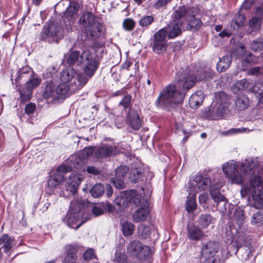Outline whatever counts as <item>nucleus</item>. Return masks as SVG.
<instances>
[{
	"label": "nucleus",
	"instance_id": "6ab92c4d",
	"mask_svg": "<svg viewBox=\"0 0 263 263\" xmlns=\"http://www.w3.org/2000/svg\"><path fill=\"white\" fill-rule=\"evenodd\" d=\"M141 195L138 194L135 190H127L122 192L115 200L116 204L124 208L130 202L133 203V200L136 198L140 199Z\"/></svg>",
	"mask_w": 263,
	"mask_h": 263
},
{
	"label": "nucleus",
	"instance_id": "a19ab883",
	"mask_svg": "<svg viewBox=\"0 0 263 263\" xmlns=\"http://www.w3.org/2000/svg\"><path fill=\"white\" fill-rule=\"evenodd\" d=\"M261 18L260 17H253L249 22V28L251 29L250 33L253 34L260 30Z\"/></svg>",
	"mask_w": 263,
	"mask_h": 263
},
{
	"label": "nucleus",
	"instance_id": "a211bd4d",
	"mask_svg": "<svg viewBox=\"0 0 263 263\" xmlns=\"http://www.w3.org/2000/svg\"><path fill=\"white\" fill-rule=\"evenodd\" d=\"M229 98L224 92H219L215 95V104L217 108V113L219 115L217 117H220L221 118L226 114L228 110L230 105Z\"/></svg>",
	"mask_w": 263,
	"mask_h": 263
},
{
	"label": "nucleus",
	"instance_id": "2eb2a0df",
	"mask_svg": "<svg viewBox=\"0 0 263 263\" xmlns=\"http://www.w3.org/2000/svg\"><path fill=\"white\" fill-rule=\"evenodd\" d=\"M234 86L239 90L248 89L251 92L258 93L260 102H263V83L258 82L253 84L249 80L242 79L237 81Z\"/></svg>",
	"mask_w": 263,
	"mask_h": 263
},
{
	"label": "nucleus",
	"instance_id": "423d86ee",
	"mask_svg": "<svg viewBox=\"0 0 263 263\" xmlns=\"http://www.w3.org/2000/svg\"><path fill=\"white\" fill-rule=\"evenodd\" d=\"M17 74V76L15 78L16 83H19V81L23 78H29L24 86L21 89H19V92L21 102L29 101L32 97L33 89L40 84L41 79L33 73L31 68L28 66L20 68Z\"/></svg>",
	"mask_w": 263,
	"mask_h": 263
},
{
	"label": "nucleus",
	"instance_id": "603ef678",
	"mask_svg": "<svg viewBox=\"0 0 263 263\" xmlns=\"http://www.w3.org/2000/svg\"><path fill=\"white\" fill-rule=\"evenodd\" d=\"M154 21V17L151 15H146L140 19L139 24L141 27H147Z\"/></svg>",
	"mask_w": 263,
	"mask_h": 263
},
{
	"label": "nucleus",
	"instance_id": "f3484780",
	"mask_svg": "<svg viewBox=\"0 0 263 263\" xmlns=\"http://www.w3.org/2000/svg\"><path fill=\"white\" fill-rule=\"evenodd\" d=\"M194 7L182 6L178 7L172 14V18L181 24L186 23L194 13Z\"/></svg>",
	"mask_w": 263,
	"mask_h": 263
},
{
	"label": "nucleus",
	"instance_id": "20e7f679",
	"mask_svg": "<svg viewBox=\"0 0 263 263\" xmlns=\"http://www.w3.org/2000/svg\"><path fill=\"white\" fill-rule=\"evenodd\" d=\"M232 242L228 246L230 254L238 253V257L242 261L251 260L254 263L255 256L253 254L254 249L251 246L250 239L243 233H238L236 238L231 237Z\"/></svg>",
	"mask_w": 263,
	"mask_h": 263
},
{
	"label": "nucleus",
	"instance_id": "f257e3e1",
	"mask_svg": "<svg viewBox=\"0 0 263 263\" xmlns=\"http://www.w3.org/2000/svg\"><path fill=\"white\" fill-rule=\"evenodd\" d=\"M222 170L232 183L242 184L247 177H251L250 186L243 187L241 191V194L243 196L245 194H252V200L249 203L250 208L260 209L263 207V190H255L262 184V164L251 159L246 160L240 164L232 160L224 163Z\"/></svg>",
	"mask_w": 263,
	"mask_h": 263
},
{
	"label": "nucleus",
	"instance_id": "393cba45",
	"mask_svg": "<svg viewBox=\"0 0 263 263\" xmlns=\"http://www.w3.org/2000/svg\"><path fill=\"white\" fill-rule=\"evenodd\" d=\"M65 257L62 263H76L77 250L76 247L71 245L64 247Z\"/></svg>",
	"mask_w": 263,
	"mask_h": 263
},
{
	"label": "nucleus",
	"instance_id": "c9c22d12",
	"mask_svg": "<svg viewBox=\"0 0 263 263\" xmlns=\"http://www.w3.org/2000/svg\"><path fill=\"white\" fill-rule=\"evenodd\" d=\"M13 239L7 234H4L0 238V245L3 244L4 251L7 253L13 246Z\"/></svg>",
	"mask_w": 263,
	"mask_h": 263
},
{
	"label": "nucleus",
	"instance_id": "2f4dec72",
	"mask_svg": "<svg viewBox=\"0 0 263 263\" xmlns=\"http://www.w3.org/2000/svg\"><path fill=\"white\" fill-rule=\"evenodd\" d=\"M197 13V9L195 8L194 9V13L192 14V17L189 18L186 22L188 26L192 29H199L202 25V22L200 19L195 17Z\"/></svg>",
	"mask_w": 263,
	"mask_h": 263
},
{
	"label": "nucleus",
	"instance_id": "58836bf2",
	"mask_svg": "<svg viewBox=\"0 0 263 263\" xmlns=\"http://www.w3.org/2000/svg\"><path fill=\"white\" fill-rule=\"evenodd\" d=\"M143 174V169L140 167L132 168L129 174V179L131 182H137L139 180Z\"/></svg>",
	"mask_w": 263,
	"mask_h": 263
},
{
	"label": "nucleus",
	"instance_id": "6e6552de",
	"mask_svg": "<svg viewBox=\"0 0 263 263\" xmlns=\"http://www.w3.org/2000/svg\"><path fill=\"white\" fill-rule=\"evenodd\" d=\"M84 206L85 202L83 200L77 199L71 201L69 211L64 219V222L71 228H79L86 221L83 219Z\"/></svg>",
	"mask_w": 263,
	"mask_h": 263
},
{
	"label": "nucleus",
	"instance_id": "473e14b6",
	"mask_svg": "<svg viewBox=\"0 0 263 263\" xmlns=\"http://www.w3.org/2000/svg\"><path fill=\"white\" fill-rule=\"evenodd\" d=\"M249 99L245 95L237 96L235 101L236 108L239 110L246 109L249 105Z\"/></svg>",
	"mask_w": 263,
	"mask_h": 263
},
{
	"label": "nucleus",
	"instance_id": "5701e85b",
	"mask_svg": "<svg viewBox=\"0 0 263 263\" xmlns=\"http://www.w3.org/2000/svg\"><path fill=\"white\" fill-rule=\"evenodd\" d=\"M219 249L218 242L215 241H210L203 246L202 256L203 257L214 256Z\"/></svg>",
	"mask_w": 263,
	"mask_h": 263
},
{
	"label": "nucleus",
	"instance_id": "f8f14e48",
	"mask_svg": "<svg viewBox=\"0 0 263 263\" xmlns=\"http://www.w3.org/2000/svg\"><path fill=\"white\" fill-rule=\"evenodd\" d=\"M133 204L138 207L133 215V220L136 222L144 221L150 212L147 200L141 196L140 199L136 198L134 199Z\"/></svg>",
	"mask_w": 263,
	"mask_h": 263
},
{
	"label": "nucleus",
	"instance_id": "cd10ccee",
	"mask_svg": "<svg viewBox=\"0 0 263 263\" xmlns=\"http://www.w3.org/2000/svg\"><path fill=\"white\" fill-rule=\"evenodd\" d=\"M210 194L213 200L217 203V206L221 208L220 205L226 206L227 202V199L220 194L219 189H211L210 190Z\"/></svg>",
	"mask_w": 263,
	"mask_h": 263
},
{
	"label": "nucleus",
	"instance_id": "774afa93",
	"mask_svg": "<svg viewBox=\"0 0 263 263\" xmlns=\"http://www.w3.org/2000/svg\"><path fill=\"white\" fill-rule=\"evenodd\" d=\"M256 17H260L262 18L263 16V2L259 6L256 7L255 11Z\"/></svg>",
	"mask_w": 263,
	"mask_h": 263
},
{
	"label": "nucleus",
	"instance_id": "864d4df0",
	"mask_svg": "<svg viewBox=\"0 0 263 263\" xmlns=\"http://www.w3.org/2000/svg\"><path fill=\"white\" fill-rule=\"evenodd\" d=\"M131 101V95H127L125 96L122 100L120 102L119 105L123 107L124 109L128 108L132 105Z\"/></svg>",
	"mask_w": 263,
	"mask_h": 263
},
{
	"label": "nucleus",
	"instance_id": "680f3d73",
	"mask_svg": "<svg viewBox=\"0 0 263 263\" xmlns=\"http://www.w3.org/2000/svg\"><path fill=\"white\" fill-rule=\"evenodd\" d=\"M87 172L94 175H98L100 171L99 168L93 166H89L87 168Z\"/></svg>",
	"mask_w": 263,
	"mask_h": 263
},
{
	"label": "nucleus",
	"instance_id": "49530a36",
	"mask_svg": "<svg viewBox=\"0 0 263 263\" xmlns=\"http://www.w3.org/2000/svg\"><path fill=\"white\" fill-rule=\"evenodd\" d=\"M254 59V56L251 53L246 55L244 59L242 60L241 70H246L248 68L249 65L253 63Z\"/></svg>",
	"mask_w": 263,
	"mask_h": 263
},
{
	"label": "nucleus",
	"instance_id": "c756f323",
	"mask_svg": "<svg viewBox=\"0 0 263 263\" xmlns=\"http://www.w3.org/2000/svg\"><path fill=\"white\" fill-rule=\"evenodd\" d=\"M204 99L203 93L201 91L193 93L190 98L189 103L192 108H196L202 103Z\"/></svg>",
	"mask_w": 263,
	"mask_h": 263
},
{
	"label": "nucleus",
	"instance_id": "79ce46f5",
	"mask_svg": "<svg viewBox=\"0 0 263 263\" xmlns=\"http://www.w3.org/2000/svg\"><path fill=\"white\" fill-rule=\"evenodd\" d=\"M217 113H218V112L217 111V108L214 103L213 106H211L210 108L205 112L204 116L210 120H216L221 119L220 117H217L219 115Z\"/></svg>",
	"mask_w": 263,
	"mask_h": 263
},
{
	"label": "nucleus",
	"instance_id": "39448f33",
	"mask_svg": "<svg viewBox=\"0 0 263 263\" xmlns=\"http://www.w3.org/2000/svg\"><path fill=\"white\" fill-rule=\"evenodd\" d=\"M67 61L70 65L76 63L78 65H83L84 71L89 77L94 74L99 65L96 55L89 49L83 50L81 55L78 51H71L67 58Z\"/></svg>",
	"mask_w": 263,
	"mask_h": 263
},
{
	"label": "nucleus",
	"instance_id": "f704fd0d",
	"mask_svg": "<svg viewBox=\"0 0 263 263\" xmlns=\"http://www.w3.org/2000/svg\"><path fill=\"white\" fill-rule=\"evenodd\" d=\"M245 22V17L244 15L239 13L236 14L231 22V27L232 29L235 30L242 26Z\"/></svg>",
	"mask_w": 263,
	"mask_h": 263
},
{
	"label": "nucleus",
	"instance_id": "412c9836",
	"mask_svg": "<svg viewBox=\"0 0 263 263\" xmlns=\"http://www.w3.org/2000/svg\"><path fill=\"white\" fill-rule=\"evenodd\" d=\"M117 149L115 146L103 144L98 147L95 152L97 158H106L116 154Z\"/></svg>",
	"mask_w": 263,
	"mask_h": 263
},
{
	"label": "nucleus",
	"instance_id": "3c124183",
	"mask_svg": "<svg viewBox=\"0 0 263 263\" xmlns=\"http://www.w3.org/2000/svg\"><path fill=\"white\" fill-rule=\"evenodd\" d=\"M234 219L236 220L237 224L240 227L244 220L243 212L242 210H236L234 214Z\"/></svg>",
	"mask_w": 263,
	"mask_h": 263
},
{
	"label": "nucleus",
	"instance_id": "c85d7f7f",
	"mask_svg": "<svg viewBox=\"0 0 263 263\" xmlns=\"http://www.w3.org/2000/svg\"><path fill=\"white\" fill-rule=\"evenodd\" d=\"M112 261L114 263H128L127 260V256L124 253V249L122 245H120L116 247Z\"/></svg>",
	"mask_w": 263,
	"mask_h": 263
},
{
	"label": "nucleus",
	"instance_id": "b1692460",
	"mask_svg": "<svg viewBox=\"0 0 263 263\" xmlns=\"http://www.w3.org/2000/svg\"><path fill=\"white\" fill-rule=\"evenodd\" d=\"M201 228L194 224L188 225L187 227V236L191 240L198 241L204 235Z\"/></svg>",
	"mask_w": 263,
	"mask_h": 263
},
{
	"label": "nucleus",
	"instance_id": "ea45409f",
	"mask_svg": "<svg viewBox=\"0 0 263 263\" xmlns=\"http://www.w3.org/2000/svg\"><path fill=\"white\" fill-rule=\"evenodd\" d=\"M55 90L54 87L51 85H47L44 90L43 97L45 99L50 98H52V100L59 99V97L56 96Z\"/></svg>",
	"mask_w": 263,
	"mask_h": 263
},
{
	"label": "nucleus",
	"instance_id": "bb28decb",
	"mask_svg": "<svg viewBox=\"0 0 263 263\" xmlns=\"http://www.w3.org/2000/svg\"><path fill=\"white\" fill-rule=\"evenodd\" d=\"M67 161V163L69 164V166H70L71 168L72 167L76 168H79L84 164L85 159L84 157H83L80 153H79L75 155L70 157Z\"/></svg>",
	"mask_w": 263,
	"mask_h": 263
},
{
	"label": "nucleus",
	"instance_id": "a18cd8bd",
	"mask_svg": "<svg viewBox=\"0 0 263 263\" xmlns=\"http://www.w3.org/2000/svg\"><path fill=\"white\" fill-rule=\"evenodd\" d=\"M138 233L142 239H146L150 233L149 228L145 224H140L138 227Z\"/></svg>",
	"mask_w": 263,
	"mask_h": 263
},
{
	"label": "nucleus",
	"instance_id": "09e8293b",
	"mask_svg": "<svg viewBox=\"0 0 263 263\" xmlns=\"http://www.w3.org/2000/svg\"><path fill=\"white\" fill-rule=\"evenodd\" d=\"M128 172V168L126 166L121 165L115 170V177L123 178Z\"/></svg>",
	"mask_w": 263,
	"mask_h": 263
},
{
	"label": "nucleus",
	"instance_id": "e433bc0d",
	"mask_svg": "<svg viewBox=\"0 0 263 263\" xmlns=\"http://www.w3.org/2000/svg\"><path fill=\"white\" fill-rule=\"evenodd\" d=\"M69 90H71V88L70 87V84H66L65 83L60 84L55 89L56 96L59 97V99H62L63 96H65Z\"/></svg>",
	"mask_w": 263,
	"mask_h": 263
},
{
	"label": "nucleus",
	"instance_id": "f03ea898",
	"mask_svg": "<svg viewBox=\"0 0 263 263\" xmlns=\"http://www.w3.org/2000/svg\"><path fill=\"white\" fill-rule=\"evenodd\" d=\"M197 80V78L193 75L178 78L177 84L168 85L160 91L155 105L164 110H171L176 104L183 102L185 91L192 87Z\"/></svg>",
	"mask_w": 263,
	"mask_h": 263
},
{
	"label": "nucleus",
	"instance_id": "dca6fc26",
	"mask_svg": "<svg viewBox=\"0 0 263 263\" xmlns=\"http://www.w3.org/2000/svg\"><path fill=\"white\" fill-rule=\"evenodd\" d=\"M167 31L161 29L156 32L152 39L151 45L153 51L156 53H160L166 50V41L165 40Z\"/></svg>",
	"mask_w": 263,
	"mask_h": 263
},
{
	"label": "nucleus",
	"instance_id": "37998d69",
	"mask_svg": "<svg viewBox=\"0 0 263 263\" xmlns=\"http://www.w3.org/2000/svg\"><path fill=\"white\" fill-rule=\"evenodd\" d=\"M134 225L128 221H125L122 224V231L124 236L127 237L132 235L134 231Z\"/></svg>",
	"mask_w": 263,
	"mask_h": 263
},
{
	"label": "nucleus",
	"instance_id": "69168bd1",
	"mask_svg": "<svg viewBox=\"0 0 263 263\" xmlns=\"http://www.w3.org/2000/svg\"><path fill=\"white\" fill-rule=\"evenodd\" d=\"M244 130V129L241 128H232L224 133V135H231L237 133H241Z\"/></svg>",
	"mask_w": 263,
	"mask_h": 263
},
{
	"label": "nucleus",
	"instance_id": "0e129e2a",
	"mask_svg": "<svg viewBox=\"0 0 263 263\" xmlns=\"http://www.w3.org/2000/svg\"><path fill=\"white\" fill-rule=\"evenodd\" d=\"M202 263H218L219 261L218 260H216V258L214 256L207 257H203L202 256Z\"/></svg>",
	"mask_w": 263,
	"mask_h": 263
},
{
	"label": "nucleus",
	"instance_id": "4be33fe9",
	"mask_svg": "<svg viewBox=\"0 0 263 263\" xmlns=\"http://www.w3.org/2000/svg\"><path fill=\"white\" fill-rule=\"evenodd\" d=\"M142 122L137 111L130 109L126 118L127 124L133 129L138 130L142 125Z\"/></svg>",
	"mask_w": 263,
	"mask_h": 263
},
{
	"label": "nucleus",
	"instance_id": "6e6d98bb",
	"mask_svg": "<svg viewBox=\"0 0 263 263\" xmlns=\"http://www.w3.org/2000/svg\"><path fill=\"white\" fill-rule=\"evenodd\" d=\"M123 178H118L115 177L112 179V182L115 186L119 189H123L125 186V184L122 180Z\"/></svg>",
	"mask_w": 263,
	"mask_h": 263
},
{
	"label": "nucleus",
	"instance_id": "7ed1b4c3",
	"mask_svg": "<svg viewBox=\"0 0 263 263\" xmlns=\"http://www.w3.org/2000/svg\"><path fill=\"white\" fill-rule=\"evenodd\" d=\"M71 171L70 166L66 164H62L51 175L60 184V189L62 190V192L59 193L60 196L68 198L76 194L79 185L83 179V176L79 174L72 173L68 177H65L66 173Z\"/></svg>",
	"mask_w": 263,
	"mask_h": 263
},
{
	"label": "nucleus",
	"instance_id": "4c0bfd02",
	"mask_svg": "<svg viewBox=\"0 0 263 263\" xmlns=\"http://www.w3.org/2000/svg\"><path fill=\"white\" fill-rule=\"evenodd\" d=\"M90 192L93 197L99 198L105 193L104 185L101 183H97L92 186Z\"/></svg>",
	"mask_w": 263,
	"mask_h": 263
},
{
	"label": "nucleus",
	"instance_id": "de8ad7c7",
	"mask_svg": "<svg viewBox=\"0 0 263 263\" xmlns=\"http://www.w3.org/2000/svg\"><path fill=\"white\" fill-rule=\"evenodd\" d=\"M136 23L134 20L130 18L125 19L123 22V27L126 31H132L135 26Z\"/></svg>",
	"mask_w": 263,
	"mask_h": 263
},
{
	"label": "nucleus",
	"instance_id": "c03bdc74",
	"mask_svg": "<svg viewBox=\"0 0 263 263\" xmlns=\"http://www.w3.org/2000/svg\"><path fill=\"white\" fill-rule=\"evenodd\" d=\"M251 222L252 224L256 226L262 225L263 224V213L257 211L253 214Z\"/></svg>",
	"mask_w": 263,
	"mask_h": 263
},
{
	"label": "nucleus",
	"instance_id": "1a4fd4ad",
	"mask_svg": "<svg viewBox=\"0 0 263 263\" xmlns=\"http://www.w3.org/2000/svg\"><path fill=\"white\" fill-rule=\"evenodd\" d=\"M91 77H89L85 73H77L72 68H67L61 73L60 79L62 82L70 84L71 90L74 92L81 89Z\"/></svg>",
	"mask_w": 263,
	"mask_h": 263
},
{
	"label": "nucleus",
	"instance_id": "13d9d810",
	"mask_svg": "<svg viewBox=\"0 0 263 263\" xmlns=\"http://www.w3.org/2000/svg\"><path fill=\"white\" fill-rule=\"evenodd\" d=\"M172 0H158L154 4V7L156 9H160L166 6Z\"/></svg>",
	"mask_w": 263,
	"mask_h": 263
},
{
	"label": "nucleus",
	"instance_id": "338daca9",
	"mask_svg": "<svg viewBox=\"0 0 263 263\" xmlns=\"http://www.w3.org/2000/svg\"><path fill=\"white\" fill-rule=\"evenodd\" d=\"M92 212L93 215L96 216H98L104 213V210L100 207L95 206L92 209Z\"/></svg>",
	"mask_w": 263,
	"mask_h": 263
},
{
	"label": "nucleus",
	"instance_id": "4d7b16f0",
	"mask_svg": "<svg viewBox=\"0 0 263 263\" xmlns=\"http://www.w3.org/2000/svg\"><path fill=\"white\" fill-rule=\"evenodd\" d=\"M251 48L254 51L261 50L263 48V42L253 41L251 44Z\"/></svg>",
	"mask_w": 263,
	"mask_h": 263
},
{
	"label": "nucleus",
	"instance_id": "5fc2aeb1",
	"mask_svg": "<svg viewBox=\"0 0 263 263\" xmlns=\"http://www.w3.org/2000/svg\"><path fill=\"white\" fill-rule=\"evenodd\" d=\"M96 258L95 251L92 249L86 250L83 254V258L86 261H89Z\"/></svg>",
	"mask_w": 263,
	"mask_h": 263
},
{
	"label": "nucleus",
	"instance_id": "ddd939ff",
	"mask_svg": "<svg viewBox=\"0 0 263 263\" xmlns=\"http://www.w3.org/2000/svg\"><path fill=\"white\" fill-rule=\"evenodd\" d=\"M245 46H241L233 51L231 55H224L219 59L217 64V69L219 72H223L228 69L231 63L232 58H242L245 54Z\"/></svg>",
	"mask_w": 263,
	"mask_h": 263
},
{
	"label": "nucleus",
	"instance_id": "4468645a",
	"mask_svg": "<svg viewBox=\"0 0 263 263\" xmlns=\"http://www.w3.org/2000/svg\"><path fill=\"white\" fill-rule=\"evenodd\" d=\"M188 189L190 192L195 193L197 192L196 189L200 191L213 189L211 179L208 177L196 176L193 180L189 182Z\"/></svg>",
	"mask_w": 263,
	"mask_h": 263
},
{
	"label": "nucleus",
	"instance_id": "9b49d317",
	"mask_svg": "<svg viewBox=\"0 0 263 263\" xmlns=\"http://www.w3.org/2000/svg\"><path fill=\"white\" fill-rule=\"evenodd\" d=\"M126 250L129 255L141 260L146 259L151 254V249L148 246L143 245L137 240L130 241L126 247Z\"/></svg>",
	"mask_w": 263,
	"mask_h": 263
},
{
	"label": "nucleus",
	"instance_id": "052dcab7",
	"mask_svg": "<svg viewBox=\"0 0 263 263\" xmlns=\"http://www.w3.org/2000/svg\"><path fill=\"white\" fill-rule=\"evenodd\" d=\"M93 152V149L91 147H86L85 148L82 152H80L83 157H84L85 159L91 156Z\"/></svg>",
	"mask_w": 263,
	"mask_h": 263
},
{
	"label": "nucleus",
	"instance_id": "8fccbe9b",
	"mask_svg": "<svg viewBox=\"0 0 263 263\" xmlns=\"http://www.w3.org/2000/svg\"><path fill=\"white\" fill-rule=\"evenodd\" d=\"M248 75H252L255 76H263V67L256 66L252 67L247 71Z\"/></svg>",
	"mask_w": 263,
	"mask_h": 263
},
{
	"label": "nucleus",
	"instance_id": "7c9ffc66",
	"mask_svg": "<svg viewBox=\"0 0 263 263\" xmlns=\"http://www.w3.org/2000/svg\"><path fill=\"white\" fill-rule=\"evenodd\" d=\"M215 219L207 213L201 214L197 219L198 226L201 229L206 228L210 224L214 223Z\"/></svg>",
	"mask_w": 263,
	"mask_h": 263
},
{
	"label": "nucleus",
	"instance_id": "bf43d9fd",
	"mask_svg": "<svg viewBox=\"0 0 263 263\" xmlns=\"http://www.w3.org/2000/svg\"><path fill=\"white\" fill-rule=\"evenodd\" d=\"M36 108L35 105L32 103L28 104L25 108V112L28 115L32 114Z\"/></svg>",
	"mask_w": 263,
	"mask_h": 263
},
{
	"label": "nucleus",
	"instance_id": "9d476101",
	"mask_svg": "<svg viewBox=\"0 0 263 263\" xmlns=\"http://www.w3.org/2000/svg\"><path fill=\"white\" fill-rule=\"evenodd\" d=\"M63 35V29L58 21H49L42 29L38 39L40 41L51 43L58 42Z\"/></svg>",
	"mask_w": 263,
	"mask_h": 263
},
{
	"label": "nucleus",
	"instance_id": "aec40b11",
	"mask_svg": "<svg viewBox=\"0 0 263 263\" xmlns=\"http://www.w3.org/2000/svg\"><path fill=\"white\" fill-rule=\"evenodd\" d=\"M69 2L68 6L63 13V20L65 24L68 25H71L74 22L79 10V5L77 2H70L69 0H66Z\"/></svg>",
	"mask_w": 263,
	"mask_h": 263
},
{
	"label": "nucleus",
	"instance_id": "a878e982",
	"mask_svg": "<svg viewBox=\"0 0 263 263\" xmlns=\"http://www.w3.org/2000/svg\"><path fill=\"white\" fill-rule=\"evenodd\" d=\"M182 24L173 20L168 28H164L167 31V36L169 39H174L181 33V27Z\"/></svg>",
	"mask_w": 263,
	"mask_h": 263
},
{
	"label": "nucleus",
	"instance_id": "0eeeda50",
	"mask_svg": "<svg viewBox=\"0 0 263 263\" xmlns=\"http://www.w3.org/2000/svg\"><path fill=\"white\" fill-rule=\"evenodd\" d=\"M80 27L85 32L87 37L97 39L104 35V27L91 12H86L83 13L79 20Z\"/></svg>",
	"mask_w": 263,
	"mask_h": 263
},
{
	"label": "nucleus",
	"instance_id": "72a5a7b5",
	"mask_svg": "<svg viewBox=\"0 0 263 263\" xmlns=\"http://www.w3.org/2000/svg\"><path fill=\"white\" fill-rule=\"evenodd\" d=\"M196 193H190L186 202L185 209L189 213H192L196 209Z\"/></svg>",
	"mask_w": 263,
	"mask_h": 263
},
{
	"label": "nucleus",
	"instance_id": "e2e57ef3",
	"mask_svg": "<svg viewBox=\"0 0 263 263\" xmlns=\"http://www.w3.org/2000/svg\"><path fill=\"white\" fill-rule=\"evenodd\" d=\"M47 184H48V187H49L50 188H54V187H56L57 186H58V185H60V184L51 176L48 179Z\"/></svg>",
	"mask_w": 263,
	"mask_h": 263
}]
</instances>
